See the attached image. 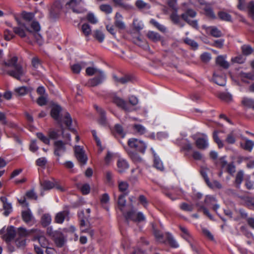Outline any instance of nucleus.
<instances>
[{"mask_svg": "<svg viewBox=\"0 0 254 254\" xmlns=\"http://www.w3.org/2000/svg\"><path fill=\"white\" fill-rule=\"evenodd\" d=\"M127 221H132L134 222L140 223L146 220L145 216L141 212H136L134 210L131 209L124 213Z\"/></svg>", "mask_w": 254, "mask_h": 254, "instance_id": "obj_3", "label": "nucleus"}, {"mask_svg": "<svg viewBox=\"0 0 254 254\" xmlns=\"http://www.w3.org/2000/svg\"><path fill=\"white\" fill-rule=\"evenodd\" d=\"M117 167L118 172L122 173L128 168L129 164L125 159L119 157L117 160Z\"/></svg>", "mask_w": 254, "mask_h": 254, "instance_id": "obj_18", "label": "nucleus"}, {"mask_svg": "<svg viewBox=\"0 0 254 254\" xmlns=\"http://www.w3.org/2000/svg\"><path fill=\"white\" fill-rule=\"evenodd\" d=\"M0 200L3 204V208L4 210L3 214L7 216L12 211L11 204L7 201V199L4 196H1Z\"/></svg>", "mask_w": 254, "mask_h": 254, "instance_id": "obj_14", "label": "nucleus"}, {"mask_svg": "<svg viewBox=\"0 0 254 254\" xmlns=\"http://www.w3.org/2000/svg\"><path fill=\"white\" fill-rule=\"evenodd\" d=\"M152 229L153 230V233L156 238L161 242H163V235L161 232L157 230L154 226V225L152 224Z\"/></svg>", "mask_w": 254, "mask_h": 254, "instance_id": "obj_60", "label": "nucleus"}, {"mask_svg": "<svg viewBox=\"0 0 254 254\" xmlns=\"http://www.w3.org/2000/svg\"><path fill=\"white\" fill-rule=\"evenodd\" d=\"M66 145H71L69 142H64L62 140H57L54 142V154L60 157L66 151Z\"/></svg>", "mask_w": 254, "mask_h": 254, "instance_id": "obj_5", "label": "nucleus"}, {"mask_svg": "<svg viewBox=\"0 0 254 254\" xmlns=\"http://www.w3.org/2000/svg\"><path fill=\"white\" fill-rule=\"evenodd\" d=\"M180 208L182 210L189 212L192 211L193 208L192 204H189L185 202L181 203Z\"/></svg>", "mask_w": 254, "mask_h": 254, "instance_id": "obj_58", "label": "nucleus"}, {"mask_svg": "<svg viewBox=\"0 0 254 254\" xmlns=\"http://www.w3.org/2000/svg\"><path fill=\"white\" fill-rule=\"evenodd\" d=\"M68 214L69 212L67 210L58 213L55 216V222L61 224L63 223L64 220H68L69 219Z\"/></svg>", "mask_w": 254, "mask_h": 254, "instance_id": "obj_15", "label": "nucleus"}, {"mask_svg": "<svg viewBox=\"0 0 254 254\" xmlns=\"http://www.w3.org/2000/svg\"><path fill=\"white\" fill-rule=\"evenodd\" d=\"M94 107L99 114V117L98 123L101 126H106L107 125V120L106 117L105 111L96 105H95Z\"/></svg>", "mask_w": 254, "mask_h": 254, "instance_id": "obj_10", "label": "nucleus"}, {"mask_svg": "<svg viewBox=\"0 0 254 254\" xmlns=\"http://www.w3.org/2000/svg\"><path fill=\"white\" fill-rule=\"evenodd\" d=\"M219 18L223 21H231L232 19L231 16L225 11H219L218 13Z\"/></svg>", "mask_w": 254, "mask_h": 254, "instance_id": "obj_46", "label": "nucleus"}, {"mask_svg": "<svg viewBox=\"0 0 254 254\" xmlns=\"http://www.w3.org/2000/svg\"><path fill=\"white\" fill-rule=\"evenodd\" d=\"M115 130L116 132L115 134L116 137H120L121 138H124L125 136L126 133L121 125L118 124L116 125L115 126Z\"/></svg>", "mask_w": 254, "mask_h": 254, "instance_id": "obj_34", "label": "nucleus"}, {"mask_svg": "<svg viewBox=\"0 0 254 254\" xmlns=\"http://www.w3.org/2000/svg\"><path fill=\"white\" fill-rule=\"evenodd\" d=\"M15 244L19 248L24 247L26 245V239L17 237L15 240Z\"/></svg>", "mask_w": 254, "mask_h": 254, "instance_id": "obj_61", "label": "nucleus"}, {"mask_svg": "<svg viewBox=\"0 0 254 254\" xmlns=\"http://www.w3.org/2000/svg\"><path fill=\"white\" fill-rule=\"evenodd\" d=\"M36 235L34 237V240H37L43 248H47L48 245V241L43 235V233L39 231L36 230Z\"/></svg>", "mask_w": 254, "mask_h": 254, "instance_id": "obj_11", "label": "nucleus"}, {"mask_svg": "<svg viewBox=\"0 0 254 254\" xmlns=\"http://www.w3.org/2000/svg\"><path fill=\"white\" fill-rule=\"evenodd\" d=\"M51 216L49 214H45L41 217V223L44 227L48 226L51 223Z\"/></svg>", "mask_w": 254, "mask_h": 254, "instance_id": "obj_40", "label": "nucleus"}, {"mask_svg": "<svg viewBox=\"0 0 254 254\" xmlns=\"http://www.w3.org/2000/svg\"><path fill=\"white\" fill-rule=\"evenodd\" d=\"M128 145L131 148L144 153L147 148L146 144L141 140L136 138H130L127 141Z\"/></svg>", "mask_w": 254, "mask_h": 254, "instance_id": "obj_4", "label": "nucleus"}, {"mask_svg": "<svg viewBox=\"0 0 254 254\" xmlns=\"http://www.w3.org/2000/svg\"><path fill=\"white\" fill-rule=\"evenodd\" d=\"M196 15V12L191 9H187L186 12L181 15V17L184 20L189 19V17L191 18L194 17Z\"/></svg>", "mask_w": 254, "mask_h": 254, "instance_id": "obj_29", "label": "nucleus"}, {"mask_svg": "<svg viewBox=\"0 0 254 254\" xmlns=\"http://www.w3.org/2000/svg\"><path fill=\"white\" fill-rule=\"evenodd\" d=\"M254 146V142L248 139H246L244 144L241 143V146L245 150L249 151H251L252 150Z\"/></svg>", "mask_w": 254, "mask_h": 254, "instance_id": "obj_37", "label": "nucleus"}, {"mask_svg": "<svg viewBox=\"0 0 254 254\" xmlns=\"http://www.w3.org/2000/svg\"><path fill=\"white\" fill-rule=\"evenodd\" d=\"M22 216L23 221L27 224H29L31 222L33 219L32 214L29 210L23 211L22 213Z\"/></svg>", "mask_w": 254, "mask_h": 254, "instance_id": "obj_27", "label": "nucleus"}, {"mask_svg": "<svg viewBox=\"0 0 254 254\" xmlns=\"http://www.w3.org/2000/svg\"><path fill=\"white\" fill-rule=\"evenodd\" d=\"M241 49L242 54L245 56H249L253 52V48L249 45H244Z\"/></svg>", "mask_w": 254, "mask_h": 254, "instance_id": "obj_43", "label": "nucleus"}, {"mask_svg": "<svg viewBox=\"0 0 254 254\" xmlns=\"http://www.w3.org/2000/svg\"><path fill=\"white\" fill-rule=\"evenodd\" d=\"M93 36L100 42H103L105 38L102 31L98 29L93 31Z\"/></svg>", "mask_w": 254, "mask_h": 254, "instance_id": "obj_41", "label": "nucleus"}, {"mask_svg": "<svg viewBox=\"0 0 254 254\" xmlns=\"http://www.w3.org/2000/svg\"><path fill=\"white\" fill-rule=\"evenodd\" d=\"M75 156L78 161L82 165L86 164L88 157L83 148L80 146L76 145L74 147Z\"/></svg>", "mask_w": 254, "mask_h": 254, "instance_id": "obj_6", "label": "nucleus"}, {"mask_svg": "<svg viewBox=\"0 0 254 254\" xmlns=\"http://www.w3.org/2000/svg\"><path fill=\"white\" fill-rule=\"evenodd\" d=\"M244 172L240 170L238 172L235 179V184L237 188H240V185L244 179Z\"/></svg>", "mask_w": 254, "mask_h": 254, "instance_id": "obj_36", "label": "nucleus"}, {"mask_svg": "<svg viewBox=\"0 0 254 254\" xmlns=\"http://www.w3.org/2000/svg\"><path fill=\"white\" fill-rule=\"evenodd\" d=\"M53 238L57 247L61 248L64 245L65 239L64 235L60 232L57 231L53 235Z\"/></svg>", "mask_w": 254, "mask_h": 254, "instance_id": "obj_13", "label": "nucleus"}, {"mask_svg": "<svg viewBox=\"0 0 254 254\" xmlns=\"http://www.w3.org/2000/svg\"><path fill=\"white\" fill-rule=\"evenodd\" d=\"M213 137L214 141L217 143L219 148L223 147V142L219 138L217 131H215L213 132Z\"/></svg>", "mask_w": 254, "mask_h": 254, "instance_id": "obj_56", "label": "nucleus"}, {"mask_svg": "<svg viewBox=\"0 0 254 254\" xmlns=\"http://www.w3.org/2000/svg\"><path fill=\"white\" fill-rule=\"evenodd\" d=\"M31 91V88L26 86H21L14 89L16 96H24Z\"/></svg>", "mask_w": 254, "mask_h": 254, "instance_id": "obj_24", "label": "nucleus"}, {"mask_svg": "<svg viewBox=\"0 0 254 254\" xmlns=\"http://www.w3.org/2000/svg\"><path fill=\"white\" fill-rule=\"evenodd\" d=\"M61 121H63L67 127L70 129V126L72 124V119L68 113H65L63 119L61 118Z\"/></svg>", "mask_w": 254, "mask_h": 254, "instance_id": "obj_38", "label": "nucleus"}, {"mask_svg": "<svg viewBox=\"0 0 254 254\" xmlns=\"http://www.w3.org/2000/svg\"><path fill=\"white\" fill-rule=\"evenodd\" d=\"M118 188L120 191L126 192L128 188V184L127 182L119 181Z\"/></svg>", "mask_w": 254, "mask_h": 254, "instance_id": "obj_49", "label": "nucleus"}, {"mask_svg": "<svg viewBox=\"0 0 254 254\" xmlns=\"http://www.w3.org/2000/svg\"><path fill=\"white\" fill-rule=\"evenodd\" d=\"M21 16L25 21H30L34 18V13L32 12L23 11L21 13Z\"/></svg>", "mask_w": 254, "mask_h": 254, "instance_id": "obj_54", "label": "nucleus"}, {"mask_svg": "<svg viewBox=\"0 0 254 254\" xmlns=\"http://www.w3.org/2000/svg\"><path fill=\"white\" fill-rule=\"evenodd\" d=\"M218 97L221 100L227 102L230 101L232 99L231 95L230 94L226 92L220 93L219 94Z\"/></svg>", "mask_w": 254, "mask_h": 254, "instance_id": "obj_63", "label": "nucleus"}, {"mask_svg": "<svg viewBox=\"0 0 254 254\" xmlns=\"http://www.w3.org/2000/svg\"><path fill=\"white\" fill-rule=\"evenodd\" d=\"M62 7V5L60 1H57L54 2L49 8V17L52 19L57 18Z\"/></svg>", "mask_w": 254, "mask_h": 254, "instance_id": "obj_7", "label": "nucleus"}, {"mask_svg": "<svg viewBox=\"0 0 254 254\" xmlns=\"http://www.w3.org/2000/svg\"><path fill=\"white\" fill-rule=\"evenodd\" d=\"M211 35L214 37H220L223 34L221 31L215 26H210L208 28Z\"/></svg>", "mask_w": 254, "mask_h": 254, "instance_id": "obj_31", "label": "nucleus"}, {"mask_svg": "<svg viewBox=\"0 0 254 254\" xmlns=\"http://www.w3.org/2000/svg\"><path fill=\"white\" fill-rule=\"evenodd\" d=\"M195 145L199 149H206L209 145L207 136L205 134L202 133V136L198 137L196 139Z\"/></svg>", "mask_w": 254, "mask_h": 254, "instance_id": "obj_9", "label": "nucleus"}, {"mask_svg": "<svg viewBox=\"0 0 254 254\" xmlns=\"http://www.w3.org/2000/svg\"><path fill=\"white\" fill-rule=\"evenodd\" d=\"M147 37L151 41L157 42L161 40V36L158 33L149 31L147 34Z\"/></svg>", "mask_w": 254, "mask_h": 254, "instance_id": "obj_33", "label": "nucleus"}, {"mask_svg": "<svg viewBox=\"0 0 254 254\" xmlns=\"http://www.w3.org/2000/svg\"><path fill=\"white\" fill-rule=\"evenodd\" d=\"M150 22L153 25H154L156 28H157L159 31H160L162 32H166V27L164 25L158 23L155 20H154L153 19H151Z\"/></svg>", "mask_w": 254, "mask_h": 254, "instance_id": "obj_52", "label": "nucleus"}, {"mask_svg": "<svg viewBox=\"0 0 254 254\" xmlns=\"http://www.w3.org/2000/svg\"><path fill=\"white\" fill-rule=\"evenodd\" d=\"M62 111V108L58 105H53L52 107L51 111V116L56 121L60 122L61 118L60 116V113Z\"/></svg>", "mask_w": 254, "mask_h": 254, "instance_id": "obj_17", "label": "nucleus"}, {"mask_svg": "<svg viewBox=\"0 0 254 254\" xmlns=\"http://www.w3.org/2000/svg\"><path fill=\"white\" fill-rule=\"evenodd\" d=\"M132 24L134 28L137 31H139L142 29L144 26L141 21H139L137 18H134L133 19Z\"/></svg>", "mask_w": 254, "mask_h": 254, "instance_id": "obj_55", "label": "nucleus"}, {"mask_svg": "<svg viewBox=\"0 0 254 254\" xmlns=\"http://www.w3.org/2000/svg\"><path fill=\"white\" fill-rule=\"evenodd\" d=\"M110 197L108 193L103 194L100 198L101 205L103 207L107 208L108 211H109V207H107V204L109 203Z\"/></svg>", "mask_w": 254, "mask_h": 254, "instance_id": "obj_23", "label": "nucleus"}, {"mask_svg": "<svg viewBox=\"0 0 254 254\" xmlns=\"http://www.w3.org/2000/svg\"><path fill=\"white\" fill-rule=\"evenodd\" d=\"M247 7L250 15L253 19H254V1L249 2Z\"/></svg>", "mask_w": 254, "mask_h": 254, "instance_id": "obj_64", "label": "nucleus"}, {"mask_svg": "<svg viewBox=\"0 0 254 254\" xmlns=\"http://www.w3.org/2000/svg\"><path fill=\"white\" fill-rule=\"evenodd\" d=\"M61 135V131L59 130L51 129L48 132L49 138L53 140L58 139Z\"/></svg>", "mask_w": 254, "mask_h": 254, "instance_id": "obj_42", "label": "nucleus"}, {"mask_svg": "<svg viewBox=\"0 0 254 254\" xmlns=\"http://www.w3.org/2000/svg\"><path fill=\"white\" fill-rule=\"evenodd\" d=\"M203 9L204 10L205 15L207 17L211 19H215L216 18V16L213 12L212 8L209 5H206Z\"/></svg>", "mask_w": 254, "mask_h": 254, "instance_id": "obj_35", "label": "nucleus"}, {"mask_svg": "<svg viewBox=\"0 0 254 254\" xmlns=\"http://www.w3.org/2000/svg\"><path fill=\"white\" fill-rule=\"evenodd\" d=\"M136 6L140 9H149L150 7V5L143 1L142 0H137L135 2Z\"/></svg>", "mask_w": 254, "mask_h": 254, "instance_id": "obj_47", "label": "nucleus"}, {"mask_svg": "<svg viewBox=\"0 0 254 254\" xmlns=\"http://www.w3.org/2000/svg\"><path fill=\"white\" fill-rule=\"evenodd\" d=\"M184 43L190 46L193 50L197 49L198 45L193 40L190 39L189 38H186L184 40Z\"/></svg>", "mask_w": 254, "mask_h": 254, "instance_id": "obj_45", "label": "nucleus"}, {"mask_svg": "<svg viewBox=\"0 0 254 254\" xmlns=\"http://www.w3.org/2000/svg\"><path fill=\"white\" fill-rule=\"evenodd\" d=\"M123 16L119 12H117L115 16V25L116 27L120 29L125 28V24L123 21Z\"/></svg>", "mask_w": 254, "mask_h": 254, "instance_id": "obj_19", "label": "nucleus"}, {"mask_svg": "<svg viewBox=\"0 0 254 254\" xmlns=\"http://www.w3.org/2000/svg\"><path fill=\"white\" fill-rule=\"evenodd\" d=\"M19 26L17 27H14L13 29L14 32L20 36L21 38L27 37L28 34H26L25 31L23 28H25V30L27 31L26 27L24 24L18 22Z\"/></svg>", "mask_w": 254, "mask_h": 254, "instance_id": "obj_16", "label": "nucleus"}, {"mask_svg": "<svg viewBox=\"0 0 254 254\" xmlns=\"http://www.w3.org/2000/svg\"><path fill=\"white\" fill-rule=\"evenodd\" d=\"M105 78L103 73H100L99 75H96V76L92 79H90L88 81L87 85L88 86L94 87L101 84Z\"/></svg>", "mask_w": 254, "mask_h": 254, "instance_id": "obj_12", "label": "nucleus"}, {"mask_svg": "<svg viewBox=\"0 0 254 254\" xmlns=\"http://www.w3.org/2000/svg\"><path fill=\"white\" fill-rule=\"evenodd\" d=\"M1 69L17 80H20L25 73V70L18 63V59L15 56L3 61L1 64Z\"/></svg>", "mask_w": 254, "mask_h": 254, "instance_id": "obj_1", "label": "nucleus"}, {"mask_svg": "<svg viewBox=\"0 0 254 254\" xmlns=\"http://www.w3.org/2000/svg\"><path fill=\"white\" fill-rule=\"evenodd\" d=\"M225 141L229 144L235 143L236 141V137L233 131H232L227 134Z\"/></svg>", "mask_w": 254, "mask_h": 254, "instance_id": "obj_59", "label": "nucleus"}, {"mask_svg": "<svg viewBox=\"0 0 254 254\" xmlns=\"http://www.w3.org/2000/svg\"><path fill=\"white\" fill-rule=\"evenodd\" d=\"M15 235V231L14 227L10 226L7 228L6 233L4 235L3 238L6 242H10L13 239Z\"/></svg>", "mask_w": 254, "mask_h": 254, "instance_id": "obj_20", "label": "nucleus"}, {"mask_svg": "<svg viewBox=\"0 0 254 254\" xmlns=\"http://www.w3.org/2000/svg\"><path fill=\"white\" fill-rule=\"evenodd\" d=\"M81 31L86 37L89 36L91 33V28L87 23H84L82 25Z\"/></svg>", "mask_w": 254, "mask_h": 254, "instance_id": "obj_48", "label": "nucleus"}, {"mask_svg": "<svg viewBox=\"0 0 254 254\" xmlns=\"http://www.w3.org/2000/svg\"><path fill=\"white\" fill-rule=\"evenodd\" d=\"M36 230L31 229L30 230H27L23 227H19L17 230V237L24 238L31 233L36 232Z\"/></svg>", "mask_w": 254, "mask_h": 254, "instance_id": "obj_22", "label": "nucleus"}, {"mask_svg": "<svg viewBox=\"0 0 254 254\" xmlns=\"http://www.w3.org/2000/svg\"><path fill=\"white\" fill-rule=\"evenodd\" d=\"M171 21L175 24L180 25L181 27L184 26L183 24H180V17L177 14V10L175 9L170 16Z\"/></svg>", "mask_w": 254, "mask_h": 254, "instance_id": "obj_30", "label": "nucleus"}, {"mask_svg": "<svg viewBox=\"0 0 254 254\" xmlns=\"http://www.w3.org/2000/svg\"><path fill=\"white\" fill-rule=\"evenodd\" d=\"M244 200L246 205L249 208L254 209V197H246Z\"/></svg>", "mask_w": 254, "mask_h": 254, "instance_id": "obj_57", "label": "nucleus"}, {"mask_svg": "<svg viewBox=\"0 0 254 254\" xmlns=\"http://www.w3.org/2000/svg\"><path fill=\"white\" fill-rule=\"evenodd\" d=\"M31 64L33 67L36 70H38L42 67L41 61L37 57L32 59Z\"/></svg>", "mask_w": 254, "mask_h": 254, "instance_id": "obj_44", "label": "nucleus"}, {"mask_svg": "<svg viewBox=\"0 0 254 254\" xmlns=\"http://www.w3.org/2000/svg\"><path fill=\"white\" fill-rule=\"evenodd\" d=\"M196 206L198 207V211H202L204 214L206 215L208 217H209L210 219H212V216L209 213L208 210L204 207L203 205H200L199 203H197L196 204Z\"/></svg>", "mask_w": 254, "mask_h": 254, "instance_id": "obj_50", "label": "nucleus"}, {"mask_svg": "<svg viewBox=\"0 0 254 254\" xmlns=\"http://www.w3.org/2000/svg\"><path fill=\"white\" fill-rule=\"evenodd\" d=\"M217 64L224 68H228L229 66V63L225 60V57L223 56H218L216 60Z\"/></svg>", "mask_w": 254, "mask_h": 254, "instance_id": "obj_26", "label": "nucleus"}, {"mask_svg": "<svg viewBox=\"0 0 254 254\" xmlns=\"http://www.w3.org/2000/svg\"><path fill=\"white\" fill-rule=\"evenodd\" d=\"M86 65V64L84 62H80L79 63L75 64L71 66L72 71L74 73H79L80 70L85 67Z\"/></svg>", "mask_w": 254, "mask_h": 254, "instance_id": "obj_28", "label": "nucleus"}, {"mask_svg": "<svg viewBox=\"0 0 254 254\" xmlns=\"http://www.w3.org/2000/svg\"><path fill=\"white\" fill-rule=\"evenodd\" d=\"M242 104L247 108L254 109V100L252 98H243L242 100Z\"/></svg>", "mask_w": 254, "mask_h": 254, "instance_id": "obj_32", "label": "nucleus"}, {"mask_svg": "<svg viewBox=\"0 0 254 254\" xmlns=\"http://www.w3.org/2000/svg\"><path fill=\"white\" fill-rule=\"evenodd\" d=\"M40 185L44 190H49L53 188L55 184L54 182H52L49 180H44L40 181Z\"/></svg>", "mask_w": 254, "mask_h": 254, "instance_id": "obj_25", "label": "nucleus"}, {"mask_svg": "<svg viewBox=\"0 0 254 254\" xmlns=\"http://www.w3.org/2000/svg\"><path fill=\"white\" fill-rule=\"evenodd\" d=\"M135 131L140 134H143L146 132V128L144 127L139 124H135L133 127Z\"/></svg>", "mask_w": 254, "mask_h": 254, "instance_id": "obj_53", "label": "nucleus"}, {"mask_svg": "<svg viewBox=\"0 0 254 254\" xmlns=\"http://www.w3.org/2000/svg\"><path fill=\"white\" fill-rule=\"evenodd\" d=\"M86 72L88 75H99L100 73H102V72L98 70L97 69L90 67H87L86 68Z\"/></svg>", "mask_w": 254, "mask_h": 254, "instance_id": "obj_62", "label": "nucleus"}, {"mask_svg": "<svg viewBox=\"0 0 254 254\" xmlns=\"http://www.w3.org/2000/svg\"><path fill=\"white\" fill-rule=\"evenodd\" d=\"M31 27L33 30L26 28L28 32V41L31 42L34 40L39 45H42L43 43L42 37L39 33L41 29L39 23L37 21H34L31 24Z\"/></svg>", "mask_w": 254, "mask_h": 254, "instance_id": "obj_2", "label": "nucleus"}, {"mask_svg": "<svg viewBox=\"0 0 254 254\" xmlns=\"http://www.w3.org/2000/svg\"><path fill=\"white\" fill-rule=\"evenodd\" d=\"M112 103L126 111H130V108L127 102L116 94H112Z\"/></svg>", "mask_w": 254, "mask_h": 254, "instance_id": "obj_8", "label": "nucleus"}, {"mask_svg": "<svg viewBox=\"0 0 254 254\" xmlns=\"http://www.w3.org/2000/svg\"><path fill=\"white\" fill-rule=\"evenodd\" d=\"M154 166L157 169L162 171L164 169L163 163L159 157L157 156L156 154H154Z\"/></svg>", "mask_w": 254, "mask_h": 254, "instance_id": "obj_39", "label": "nucleus"}, {"mask_svg": "<svg viewBox=\"0 0 254 254\" xmlns=\"http://www.w3.org/2000/svg\"><path fill=\"white\" fill-rule=\"evenodd\" d=\"M114 81L117 85L119 84H126L131 80V77L130 75H126L121 77H118L116 75H114L113 76Z\"/></svg>", "mask_w": 254, "mask_h": 254, "instance_id": "obj_21", "label": "nucleus"}, {"mask_svg": "<svg viewBox=\"0 0 254 254\" xmlns=\"http://www.w3.org/2000/svg\"><path fill=\"white\" fill-rule=\"evenodd\" d=\"M167 240L169 245L173 248H176L179 247V245L176 240L174 239L173 236L170 234H167Z\"/></svg>", "mask_w": 254, "mask_h": 254, "instance_id": "obj_51", "label": "nucleus"}]
</instances>
